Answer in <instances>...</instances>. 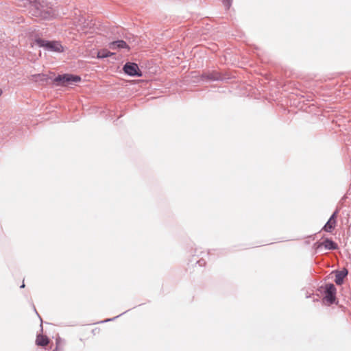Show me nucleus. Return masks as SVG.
Instances as JSON below:
<instances>
[{
	"label": "nucleus",
	"instance_id": "f03ea898",
	"mask_svg": "<svg viewBox=\"0 0 351 351\" xmlns=\"http://www.w3.org/2000/svg\"><path fill=\"white\" fill-rule=\"evenodd\" d=\"M50 74L53 75V78H51V83L53 86L67 87L74 86L82 81L80 75L70 73L56 75L55 73L50 72Z\"/></svg>",
	"mask_w": 351,
	"mask_h": 351
},
{
	"label": "nucleus",
	"instance_id": "5701e85b",
	"mask_svg": "<svg viewBox=\"0 0 351 351\" xmlns=\"http://www.w3.org/2000/svg\"><path fill=\"white\" fill-rule=\"evenodd\" d=\"M308 237H312V238H313V239H315V238H314V237H313V235H310V236H308Z\"/></svg>",
	"mask_w": 351,
	"mask_h": 351
},
{
	"label": "nucleus",
	"instance_id": "1a4fd4ad",
	"mask_svg": "<svg viewBox=\"0 0 351 351\" xmlns=\"http://www.w3.org/2000/svg\"><path fill=\"white\" fill-rule=\"evenodd\" d=\"M332 273L335 274V282L336 285H341L348 275V270L346 268H343L341 270H334Z\"/></svg>",
	"mask_w": 351,
	"mask_h": 351
},
{
	"label": "nucleus",
	"instance_id": "ddd939ff",
	"mask_svg": "<svg viewBox=\"0 0 351 351\" xmlns=\"http://www.w3.org/2000/svg\"><path fill=\"white\" fill-rule=\"evenodd\" d=\"M65 340L58 336L56 338V346L52 351H65Z\"/></svg>",
	"mask_w": 351,
	"mask_h": 351
},
{
	"label": "nucleus",
	"instance_id": "2eb2a0df",
	"mask_svg": "<svg viewBox=\"0 0 351 351\" xmlns=\"http://www.w3.org/2000/svg\"><path fill=\"white\" fill-rule=\"evenodd\" d=\"M126 312H128V311L114 317H112V318H108V319H106L104 320H101L100 322H97V324H104V323H107V322H112V321H114L115 319H117L118 317H119L120 316H121L122 315L125 314Z\"/></svg>",
	"mask_w": 351,
	"mask_h": 351
},
{
	"label": "nucleus",
	"instance_id": "423d86ee",
	"mask_svg": "<svg viewBox=\"0 0 351 351\" xmlns=\"http://www.w3.org/2000/svg\"><path fill=\"white\" fill-rule=\"evenodd\" d=\"M122 69L128 76L133 77L143 76V72L136 62L128 61L123 64Z\"/></svg>",
	"mask_w": 351,
	"mask_h": 351
},
{
	"label": "nucleus",
	"instance_id": "0eeeda50",
	"mask_svg": "<svg viewBox=\"0 0 351 351\" xmlns=\"http://www.w3.org/2000/svg\"><path fill=\"white\" fill-rule=\"evenodd\" d=\"M339 213V210L337 209L333 212V213L331 215L329 219L327 221V222L325 223L324 227L322 228V230L326 232H331L335 228L337 224V215Z\"/></svg>",
	"mask_w": 351,
	"mask_h": 351
},
{
	"label": "nucleus",
	"instance_id": "412c9836",
	"mask_svg": "<svg viewBox=\"0 0 351 351\" xmlns=\"http://www.w3.org/2000/svg\"><path fill=\"white\" fill-rule=\"evenodd\" d=\"M25 287V284L24 282H23V284L20 286V288H24Z\"/></svg>",
	"mask_w": 351,
	"mask_h": 351
},
{
	"label": "nucleus",
	"instance_id": "f3484780",
	"mask_svg": "<svg viewBox=\"0 0 351 351\" xmlns=\"http://www.w3.org/2000/svg\"><path fill=\"white\" fill-rule=\"evenodd\" d=\"M222 3L224 5L225 8L228 10L232 5V0H222Z\"/></svg>",
	"mask_w": 351,
	"mask_h": 351
},
{
	"label": "nucleus",
	"instance_id": "20e7f679",
	"mask_svg": "<svg viewBox=\"0 0 351 351\" xmlns=\"http://www.w3.org/2000/svg\"><path fill=\"white\" fill-rule=\"evenodd\" d=\"M34 43L38 47L43 48L45 50L52 52L61 53L64 51V47L60 42L58 40H45L41 38H35Z\"/></svg>",
	"mask_w": 351,
	"mask_h": 351
},
{
	"label": "nucleus",
	"instance_id": "7ed1b4c3",
	"mask_svg": "<svg viewBox=\"0 0 351 351\" xmlns=\"http://www.w3.org/2000/svg\"><path fill=\"white\" fill-rule=\"evenodd\" d=\"M317 291L323 295L322 302L328 306L332 304H337L338 300L337 298V288L332 283H326L318 287Z\"/></svg>",
	"mask_w": 351,
	"mask_h": 351
},
{
	"label": "nucleus",
	"instance_id": "a211bd4d",
	"mask_svg": "<svg viewBox=\"0 0 351 351\" xmlns=\"http://www.w3.org/2000/svg\"><path fill=\"white\" fill-rule=\"evenodd\" d=\"M197 263L199 264V266L202 267L205 265L206 261H204V259L201 258L199 261H197Z\"/></svg>",
	"mask_w": 351,
	"mask_h": 351
},
{
	"label": "nucleus",
	"instance_id": "dca6fc26",
	"mask_svg": "<svg viewBox=\"0 0 351 351\" xmlns=\"http://www.w3.org/2000/svg\"><path fill=\"white\" fill-rule=\"evenodd\" d=\"M322 242L317 241L313 245V248L315 250V253H318L323 247Z\"/></svg>",
	"mask_w": 351,
	"mask_h": 351
},
{
	"label": "nucleus",
	"instance_id": "6ab92c4d",
	"mask_svg": "<svg viewBox=\"0 0 351 351\" xmlns=\"http://www.w3.org/2000/svg\"><path fill=\"white\" fill-rule=\"evenodd\" d=\"M99 331V328H94L93 330H92V333L95 335L97 333H98Z\"/></svg>",
	"mask_w": 351,
	"mask_h": 351
},
{
	"label": "nucleus",
	"instance_id": "39448f33",
	"mask_svg": "<svg viewBox=\"0 0 351 351\" xmlns=\"http://www.w3.org/2000/svg\"><path fill=\"white\" fill-rule=\"evenodd\" d=\"M200 79L204 82H222L230 79V76L226 73L212 70L202 72Z\"/></svg>",
	"mask_w": 351,
	"mask_h": 351
},
{
	"label": "nucleus",
	"instance_id": "4be33fe9",
	"mask_svg": "<svg viewBox=\"0 0 351 351\" xmlns=\"http://www.w3.org/2000/svg\"><path fill=\"white\" fill-rule=\"evenodd\" d=\"M2 93V90L0 88V96L1 95Z\"/></svg>",
	"mask_w": 351,
	"mask_h": 351
},
{
	"label": "nucleus",
	"instance_id": "4468645a",
	"mask_svg": "<svg viewBox=\"0 0 351 351\" xmlns=\"http://www.w3.org/2000/svg\"><path fill=\"white\" fill-rule=\"evenodd\" d=\"M49 343V339L47 336L42 335H37L36 344L39 346H45Z\"/></svg>",
	"mask_w": 351,
	"mask_h": 351
},
{
	"label": "nucleus",
	"instance_id": "aec40b11",
	"mask_svg": "<svg viewBox=\"0 0 351 351\" xmlns=\"http://www.w3.org/2000/svg\"><path fill=\"white\" fill-rule=\"evenodd\" d=\"M34 311H35V312L36 313V314L38 315V316L39 317H40L39 316V315L38 314V313H37V311H36V308H35V306H34ZM40 319H41V318H40Z\"/></svg>",
	"mask_w": 351,
	"mask_h": 351
},
{
	"label": "nucleus",
	"instance_id": "9b49d317",
	"mask_svg": "<svg viewBox=\"0 0 351 351\" xmlns=\"http://www.w3.org/2000/svg\"><path fill=\"white\" fill-rule=\"evenodd\" d=\"M322 245L328 250H335L338 248L337 243L330 238H325L322 241Z\"/></svg>",
	"mask_w": 351,
	"mask_h": 351
},
{
	"label": "nucleus",
	"instance_id": "9d476101",
	"mask_svg": "<svg viewBox=\"0 0 351 351\" xmlns=\"http://www.w3.org/2000/svg\"><path fill=\"white\" fill-rule=\"evenodd\" d=\"M32 79L36 82H38L40 84L43 85L45 84H49V81L51 82V78H53V75H47L44 73H38L32 75Z\"/></svg>",
	"mask_w": 351,
	"mask_h": 351
},
{
	"label": "nucleus",
	"instance_id": "f8f14e48",
	"mask_svg": "<svg viewBox=\"0 0 351 351\" xmlns=\"http://www.w3.org/2000/svg\"><path fill=\"white\" fill-rule=\"evenodd\" d=\"M116 53L110 51L109 50L106 49H102L101 50H99L97 53V58L98 59H104L106 58L115 56Z\"/></svg>",
	"mask_w": 351,
	"mask_h": 351
},
{
	"label": "nucleus",
	"instance_id": "6e6552de",
	"mask_svg": "<svg viewBox=\"0 0 351 351\" xmlns=\"http://www.w3.org/2000/svg\"><path fill=\"white\" fill-rule=\"evenodd\" d=\"M108 47L112 50H121L123 49L130 50V46L123 40H116L108 43Z\"/></svg>",
	"mask_w": 351,
	"mask_h": 351
},
{
	"label": "nucleus",
	"instance_id": "f257e3e1",
	"mask_svg": "<svg viewBox=\"0 0 351 351\" xmlns=\"http://www.w3.org/2000/svg\"><path fill=\"white\" fill-rule=\"evenodd\" d=\"M30 12L40 19L49 20L52 19L55 13L49 4L43 0H35L30 3Z\"/></svg>",
	"mask_w": 351,
	"mask_h": 351
}]
</instances>
